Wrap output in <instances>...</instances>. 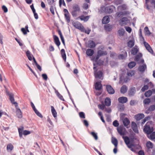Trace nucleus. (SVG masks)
Listing matches in <instances>:
<instances>
[{"label":"nucleus","instance_id":"38","mask_svg":"<svg viewBox=\"0 0 155 155\" xmlns=\"http://www.w3.org/2000/svg\"><path fill=\"white\" fill-rule=\"evenodd\" d=\"M55 93L58 97L59 98H60L61 100L64 101V99L63 96L61 94H60L55 89Z\"/></svg>","mask_w":155,"mask_h":155},{"label":"nucleus","instance_id":"42","mask_svg":"<svg viewBox=\"0 0 155 155\" xmlns=\"http://www.w3.org/2000/svg\"><path fill=\"white\" fill-rule=\"evenodd\" d=\"M127 56V54L126 52L125 51L124 54H120L119 55L118 57L119 59H123L125 58Z\"/></svg>","mask_w":155,"mask_h":155},{"label":"nucleus","instance_id":"18","mask_svg":"<svg viewBox=\"0 0 155 155\" xmlns=\"http://www.w3.org/2000/svg\"><path fill=\"white\" fill-rule=\"evenodd\" d=\"M95 46V43L92 41L90 40L88 41V47L92 48Z\"/></svg>","mask_w":155,"mask_h":155},{"label":"nucleus","instance_id":"40","mask_svg":"<svg viewBox=\"0 0 155 155\" xmlns=\"http://www.w3.org/2000/svg\"><path fill=\"white\" fill-rule=\"evenodd\" d=\"M136 64V63L134 61L131 62L128 64V67L130 68L134 67Z\"/></svg>","mask_w":155,"mask_h":155},{"label":"nucleus","instance_id":"44","mask_svg":"<svg viewBox=\"0 0 155 155\" xmlns=\"http://www.w3.org/2000/svg\"><path fill=\"white\" fill-rule=\"evenodd\" d=\"M26 54L28 59L30 61L32 60V58L30 51H27L26 52Z\"/></svg>","mask_w":155,"mask_h":155},{"label":"nucleus","instance_id":"43","mask_svg":"<svg viewBox=\"0 0 155 155\" xmlns=\"http://www.w3.org/2000/svg\"><path fill=\"white\" fill-rule=\"evenodd\" d=\"M124 32L125 30L123 28L120 29L118 31V33L120 36L123 35Z\"/></svg>","mask_w":155,"mask_h":155},{"label":"nucleus","instance_id":"63","mask_svg":"<svg viewBox=\"0 0 155 155\" xmlns=\"http://www.w3.org/2000/svg\"><path fill=\"white\" fill-rule=\"evenodd\" d=\"M62 4L64 5H65V4L64 0H59V4L60 6H61Z\"/></svg>","mask_w":155,"mask_h":155},{"label":"nucleus","instance_id":"33","mask_svg":"<svg viewBox=\"0 0 155 155\" xmlns=\"http://www.w3.org/2000/svg\"><path fill=\"white\" fill-rule=\"evenodd\" d=\"M61 52L63 58L64 60L65 61L66 58L64 50L63 49H62L61 51Z\"/></svg>","mask_w":155,"mask_h":155},{"label":"nucleus","instance_id":"41","mask_svg":"<svg viewBox=\"0 0 155 155\" xmlns=\"http://www.w3.org/2000/svg\"><path fill=\"white\" fill-rule=\"evenodd\" d=\"M152 94V91L150 90H149L145 93V95L146 97H149Z\"/></svg>","mask_w":155,"mask_h":155},{"label":"nucleus","instance_id":"8","mask_svg":"<svg viewBox=\"0 0 155 155\" xmlns=\"http://www.w3.org/2000/svg\"><path fill=\"white\" fill-rule=\"evenodd\" d=\"M117 130L119 133L122 136L125 134L126 129L123 127H119L117 128Z\"/></svg>","mask_w":155,"mask_h":155},{"label":"nucleus","instance_id":"53","mask_svg":"<svg viewBox=\"0 0 155 155\" xmlns=\"http://www.w3.org/2000/svg\"><path fill=\"white\" fill-rule=\"evenodd\" d=\"M35 113L39 117L42 118V115L36 109H35V110H34Z\"/></svg>","mask_w":155,"mask_h":155},{"label":"nucleus","instance_id":"32","mask_svg":"<svg viewBox=\"0 0 155 155\" xmlns=\"http://www.w3.org/2000/svg\"><path fill=\"white\" fill-rule=\"evenodd\" d=\"M155 109V105H151L149 108L148 110L146 111V113L148 114L149 113V112H148L149 111H153Z\"/></svg>","mask_w":155,"mask_h":155},{"label":"nucleus","instance_id":"49","mask_svg":"<svg viewBox=\"0 0 155 155\" xmlns=\"http://www.w3.org/2000/svg\"><path fill=\"white\" fill-rule=\"evenodd\" d=\"M65 18L68 22L70 21V18L69 16V14H64Z\"/></svg>","mask_w":155,"mask_h":155},{"label":"nucleus","instance_id":"58","mask_svg":"<svg viewBox=\"0 0 155 155\" xmlns=\"http://www.w3.org/2000/svg\"><path fill=\"white\" fill-rule=\"evenodd\" d=\"M150 119L149 117H146L144 119L142 120V121L141 122V123L142 124H143L145 123L147 120H148L149 119Z\"/></svg>","mask_w":155,"mask_h":155},{"label":"nucleus","instance_id":"25","mask_svg":"<svg viewBox=\"0 0 155 155\" xmlns=\"http://www.w3.org/2000/svg\"><path fill=\"white\" fill-rule=\"evenodd\" d=\"M111 142L115 147H117L118 145V141L115 138L113 137L112 138Z\"/></svg>","mask_w":155,"mask_h":155},{"label":"nucleus","instance_id":"59","mask_svg":"<svg viewBox=\"0 0 155 155\" xmlns=\"http://www.w3.org/2000/svg\"><path fill=\"white\" fill-rule=\"evenodd\" d=\"M80 117L82 118H85V116L84 113L83 112H80L79 113Z\"/></svg>","mask_w":155,"mask_h":155},{"label":"nucleus","instance_id":"34","mask_svg":"<svg viewBox=\"0 0 155 155\" xmlns=\"http://www.w3.org/2000/svg\"><path fill=\"white\" fill-rule=\"evenodd\" d=\"M134 44V41L133 40H131L129 41L127 43L128 46L130 48H131L132 47H133Z\"/></svg>","mask_w":155,"mask_h":155},{"label":"nucleus","instance_id":"9","mask_svg":"<svg viewBox=\"0 0 155 155\" xmlns=\"http://www.w3.org/2000/svg\"><path fill=\"white\" fill-rule=\"evenodd\" d=\"M143 43L146 49L150 53L152 54L153 51L150 45L147 42L144 41Z\"/></svg>","mask_w":155,"mask_h":155},{"label":"nucleus","instance_id":"64","mask_svg":"<svg viewBox=\"0 0 155 155\" xmlns=\"http://www.w3.org/2000/svg\"><path fill=\"white\" fill-rule=\"evenodd\" d=\"M125 28L126 31L129 33H130L131 31V28L129 27H125Z\"/></svg>","mask_w":155,"mask_h":155},{"label":"nucleus","instance_id":"54","mask_svg":"<svg viewBox=\"0 0 155 155\" xmlns=\"http://www.w3.org/2000/svg\"><path fill=\"white\" fill-rule=\"evenodd\" d=\"M150 102V101L149 98L145 99L143 101V103L145 104H149Z\"/></svg>","mask_w":155,"mask_h":155},{"label":"nucleus","instance_id":"17","mask_svg":"<svg viewBox=\"0 0 155 155\" xmlns=\"http://www.w3.org/2000/svg\"><path fill=\"white\" fill-rule=\"evenodd\" d=\"M54 42L55 44L58 47L60 45V42L59 41L58 38L56 36L54 35L53 36Z\"/></svg>","mask_w":155,"mask_h":155},{"label":"nucleus","instance_id":"45","mask_svg":"<svg viewBox=\"0 0 155 155\" xmlns=\"http://www.w3.org/2000/svg\"><path fill=\"white\" fill-rule=\"evenodd\" d=\"M107 7L104 6H102L100 11L101 13L105 12L107 13Z\"/></svg>","mask_w":155,"mask_h":155},{"label":"nucleus","instance_id":"29","mask_svg":"<svg viewBox=\"0 0 155 155\" xmlns=\"http://www.w3.org/2000/svg\"><path fill=\"white\" fill-rule=\"evenodd\" d=\"M51 111L53 115L54 118H56L57 116V112L54 108V107L52 106H51Z\"/></svg>","mask_w":155,"mask_h":155},{"label":"nucleus","instance_id":"6","mask_svg":"<svg viewBox=\"0 0 155 155\" xmlns=\"http://www.w3.org/2000/svg\"><path fill=\"white\" fill-rule=\"evenodd\" d=\"M130 23V21L127 18L124 17L120 19L119 21V23L121 26H124L127 25Z\"/></svg>","mask_w":155,"mask_h":155},{"label":"nucleus","instance_id":"5","mask_svg":"<svg viewBox=\"0 0 155 155\" xmlns=\"http://www.w3.org/2000/svg\"><path fill=\"white\" fill-rule=\"evenodd\" d=\"M142 56V55L141 54H138L135 56V61L138 64L143 63L144 62V60L143 59H141Z\"/></svg>","mask_w":155,"mask_h":155},{"label":"nucleus","instance_id":"39","mask_svg":"<svg viewBox=\"0 0 155 155\" xmlns=\"http://www.w3.org/2000/svg\"><path fill=\"white\" fill-rule=\"evenodd\" d=\"M146 144L147 147L149 149H151L153 147V144L150 141L147 142Z\"/></svg>","mask_w":155,"mask_h":155},{"label":"nucleus","instance_id":"7","mask_svg":"<svg viewBox=\"0 0 155 155\" xmlns=\"http://www.w3.org/2000/svg\"><path fill=\"white\" fill-rule=\"evenodd\" d=\"M96 67H94L93 68L95 77L96 78H100L102 76V73L101 71H97L96 70Z\"/></svg>","mask_w":155,"mask_h":155},{"label":"nucleus","instance_id":"22","mask_svg":"<svg viewBox=\"0 0 155 155\" xmlns=\"http://www.w3.org/2000/svg\"><path fill=\"white\" fill-rule=\"evenodd\" d=\"M28 25H27L25 28H21V31L23 32L24 35H26L27 34V32H29V30L28 29Z\"/></svg>","mask_w":155,"mask_h":155},{"label":"nucleus","instance_id":"47","mask_svg":"<svg viewBox=\"0 0 155 155\" xmlns=\"http://www.w3.org/2000/svg\"><path fill=\"white\" fill-rule=\"evenodd\" d=\"M134 144H130V145H128V148L130 149L131 150L134 152H136V150L135 149H134L132 147H134Z\"/></svg>","mask_w":155,"mask_h":155},{"label":"nucleus","instance_id":"35","mask_svg":"<svg viewBox=\"0 0 155 155\" xmlns=\"http://www.w3.org/2000/svg\"><path fill=\"white\" fill-rule=\"evenodd\" d=\"M98 54L100 56L106 55L107 54V52L106 51H103L101 50H99L97 52Z\"/></svg>","mask_w":155,"mask_h":155},{"label":"nucleus","instance_id":"20","mask_svg":"<svg viewBox=\"0 0 155 155\" xmlns=\"http://www.w3.org/2000/svg\"><path fill=\"white\" fill-rule=\"evenodd\" d=\"M123 122L124 126H127L129 124L130 121L127 118H124L123 120Z\"/></svg>","mask_w":155,"mask_h":155},{"label":"nucleus","instance_id":"3","mask_svg":"<svg viewBox=\"0 0 155 155\" xmlns=\"http://www.w3.org/2000/svg\"><path fill=\"white\" fill-rule=\"evenodd\" d=\"M153 130V129L152 127H151L150 126L148 125V123L144 126L143 129L144 131L146 133L147 135L151 133Z\"/></svg>","mask_w":155,"mask_h":155},{"label":"nucleus","instance_id":"37","mask_svg":"<svg viewBox=\"0 0 155 155\" xmlns=\"http://www.w3.org/2000/svg\"><path fill=\"white\" fill-rule=\"evenodd\" d=\"M13 148V146L11 144H8L7 145V149L8 152H11Z\"/></svg>","mask_w":155,"mask_h":155},{"label":"nucleus","instance_id":"50","mask_svg":"<svg viewBox=\"0 0 155 155\" xmlns=\"http://www.w3.org/2000/svg\"><path fill=\"white\" fill-rule=\"evenodd\" d=\"M91 134L95 140H97L98 139L97 136L95 133L92 132L91 133Z\"/></svg>","mask_w":155,"mask_h":155},{"label":"nucleus","instance_id":"23","mask_svg":"<svg viewBox=\"0 0 155 155\" xmlns=\"http://www.w3.org/2000/svg\"><path fill=\"white\" fill-rule=\"evenodd\" d=\"M127 87L125 85H123L121 88L120 92L122 94H124L127 92Z\"/></svg>","mask_w":155,"mask_h":155},{"label":"nucleus","instance_id":"31","mask_svg":"<svg viewBox=\"0 0 155 155\" xmlns=\"http://www.w3.org/2000/svg\"><path fill=\"white\" fill-rule=\"evenodd\" d=\"M105 103L106 106H109L110 105L111 101L110 98H107L105 100Z\"/></svg>","mask_w":155,"mask_h":155},{"label":"nucleus","instance_id":"51","mask_svg":"<svg viewBox=\"0 0 155 155\" xmlns=\"http://www.w3.org/2000/svg\"><path fill=\"white\" fill-rule=\"evenodd\" d=\"M54 0H47V2L48 4L50 5H53L54 6H55V4H54Z\"/></svg>","mask_w":155,"mask_h":155},{"label":"nucleus","instance_id":"26","mask_svg":"<svg viewBox=\"0 0 155 155\" xmlns=\"http://www.w3.org/2000/svg\"><path fill=\"white\" fill-rule=\"evenodd\" d=\"M102 87V86L100 82H97L96 83L95 88L96 90H99Z\"/></svg>","mask_w":155,"mask_h":155},{"label":"nucleus","instance_id":"27","mask_svg":"<svg viewBox=\"0 0 155 155\" xmlns=\"http://www.w3.org/2000/svg\"><path fill=\"white\" fill-rule=\"evenodd\" d=\"M147 137L150 140L155 139V132L149 134L147 135Z\"/></svg>","mask_w":155,"mask_h":155},{"label":"nucleus","instance_id":"14","mask_svg":"<svg viewBox=\"0 0 155 155\" xmlns=\"http://www.w3.org/2000/svg\"><path fill=\"white\" fill-rule=\"evenodd\" d=\"M110 21V19L109 17L107 16H105L102 19V22L103 24H106L109 22Z\"/></svg>","mask_w":155,"mask_h":155},{"label":"nucleus","instance_id":"61","mask_svg":"<svg viewBox=\"0 0 155 155\" xmlns=\"http://www.w3.org/2000/svg\"><path fill=\"white\" fill-rule=\"evenodd\" d=\"M31 133V132L27 130H25L23 132V134L25 135H26L28 134H30Z\"/></svg>","mask_w":155,"mask_h":155},{"label":"nucleus","instance_id":"16","mask_svg":"<svg viewBox=\"0 0 155 155\" xmlns=\"http://www.w3.org/2000/svg\"><path fill=\"white\" fill-rule=\"evenodd\" d=\"M136 92L135 88L134 87H132L130 89L129 91V94L130 96L134 95Z\"/></svg>","mask_w":155,"mask_h":155},{"label":"nucleus","instance_id":"2","mask_svg":"<svg viewBox=\"0 0 155 155\" xmlns=\"http://www.w3.org/2000/svg\"><path fill=\"white\" fill-rule=\"evenodd\" d=\"M73 11L71 13L73 17H76L80 11L79 6L77 4L74 5L73 6Z\"/></svg>","mask_w":155,"mask_h":155},{"label":"nucleus","instance_id":"19","mask_svg":"<svg viewBox=\"0 0 155 155\" xmlns=\"http://www.w3.org/2000/svg\"><path fill=\"white\" fill-rule=\"evenodd\" d=\"M144 117V115L143 114H139L135 116L136 120H137L142 119Z\"/></svg>","mask_w":155,"mask_h":155},{"label":"nucleus","instance_id":"28","mask_svg":"<svg viewBox=\"0 0 155 155\" xmlns=\"http://www.w3.org/2000/svg\"><path fill=\"white\" fill-rule=\"evenodd\" d=\"M123 138L124 140V141L128 147V145H130V140L129 137L127 136L123 137Z\"/></svg>","mask_w":155,"mask_h":155},{"label":"nucleus","instance_id":"4","mask_svg":"<svg viewBox=\"0 0 155 155\" xmlns=\"http://www.w3.org/2000/svg\"><path fill=\"white\" fill-rule=\"evenodd\" d=\"M73 25L75 28L80 30L81 31H84L83 26L81 23L78 21L73 22Z\"/></svg>","mask_w":155,"mask_h":155},{"label":"nucleus","instance_id":"55","mask_svg":"<svg viewBox=\"0 0 155 155\" xmlns=\"http://www.w3.org/2000/svg\"><path fill=\"white\" fill-rule=\"evenodd\" d=\"M149 86L148 85H144V86L142 88L141 90L142 91L144 92L146 90L148 89Z\"/></svg>","mask_w":155,"mask_h":155},{"label":"nucleus","instance_id":"15","mask_svg":"<svg viewBox=\"0 0 155 155\" xmlns=\"http://www.w3.org/2000/svg\"><path fill=\"white\" fill-rule=\"evenodd\" d=\"M90 17L89 16H84L83 15H81L79 17V18L81 21H87Z\"/></svg>","mask_w":155,"mask_h":155},{"label":"nucleus","instance_id":"52","mask_svg":"<svg viewBox=\"0 0 155 155\" xmlns=\"http://www.w3.org/2000/svg\"><path fill=\"white\" fill-rule=\"evenodd\" d=\"M134 74V71H130L128 72L127 75L131 77Z\"/></svg>","mask_w":155,"mask_h":155},{"label":"nucleus","instance_id":"24","mask_svg":"<svg viewBox=\"0 0 155 155\" xmlns=\"http://www.w3.org/2000/svg\"><path fill=\"white\" fill-rule=\"evenodd\" d=\"M146 68V65L145 64H143L142 65H140L138 68V69L140 71L143 72L144 71Z\"/></svg>","mask_w":155,"mask_h":155},{"label":"nucleus","instance_id":"13","mask_svg":"<svg viewBox=\"0 0 155 155\" xmlns=\"http://www.w3.org/2000/svg\"><path fill=\"white\" fill-rule=\"evenodd\" d=\"M115 7L113 5H110L107 7V13H112L115 9Z\"/></svg>","mask_w":155,"mask_h":155},{"label":"nucleus","instance_id":"56","mask_svg":"<svg viewBox=\"0 0 155 155\" xmlns=\"http://www.w3.org/2000/svg\"><path fill=\"white\" fill-rule=\"evenodd\" d=\"M83 8L85 10L87 9L88 8V5L86 3H84L83 5Z\"/></svg>","mask_w":155,"mask_h":155},{"label":"nucleus","instance_id":"30","mask_svg":"<svg viewBox=\"0 0 155 155\" xmlns=\"http://www.w3.org/2000/svg\"><path fill=\"white\" fill-rule=\"evenodd\" d=\"M93 50L91 49H87L86 51V54L89 56H91L94 54Z\"/></svg>","mask_w":155,"mask_h":155},{"label":"nucleus","instance_id":"12","mask_svg":"<svg viewBox=\"0 0 155 155\" xmlns=\"http://www.w3.org/2000/svg\"><path fill=\"white\" fill-rule=\"evenodd\" d=\"M106 89L107 92L109 94H113L114 93L115 91L114 89L110 85H107Z\"/></svg>","mask_w":155,"mask_h":155},{"label":"nucleus","instance_id":"60","mask_svg":"<svg viewBox=\"0 0 155 155\" xmlns=\"http://www.w3.org/2000/svg\"><path fill=\"white\" fill-rule=\"evenodd\" d=\"M113 125L115 127H117L118 126L119 123L117 120H115L113 122Z\"/></svg>","mask_w":155,"mask_h":155},{"label":"nucleus","instance_id":"62","mask_svg":"<svg viewBox=\"0 0 155 155\" xmlns=\"http://www.w3.org/2000/svg\"><path fill=\"white\" fill-rule=\"evenodd\" d=\"M136 104L137 102L134 100H131L130 102V104L131 106H134Z\"/></svg>","mask_w":155,"mask_h":155},{"label":"nucleus","instance_id":"36","mask_svg":"<svg viewBox=\"0 0 155 155\" xmlns=\"http://www.w3.org/2000/svg\"><path fill=\"white\" fill-rule=\"evenodd\" d=\"M105 29L107 31H109L111 30L112 26L109 25H107L104 26Z\"/></svg>","mask_w":155,"mask_h":155},{"label":"nucleus","instance_id":"46","mask_svg":"<svg viewBox=\"0 0 155 155\" xmlns=\"http://www.w3.org/2000/svg\"><path fill=\"white\" fill-rule=\"evenodd\" d=\"M23 129V128H19L18 129V132L19 134V135L20 137H22V131Z\"/></svg>","mask_w":155,"mask_h":155},{"label":"nucleus","instance_id":"57","mask_svg":"<svg viewBox=\"0 0 155 155\" xmlns=\"http://www.w3.org/2000/svg\"><path fill=\"white\" fill-rule=\"evenodd\" d=\"M54 6H51L50 8V11L53 15L54 14Z\"/></svg>","mask_w":155,"mask_h":155},{"label":"nucleus","instance_id":"1","mask_svg":"<svg viewBox=\"0 0 155 155\" xmlns=\"http://www.w3.org/2000/svg\"><path fill=\"white\" fill-rule=\"evenodd\" d=\"M7 94L9 96V99L12 104H15L16 109V114L17 117L19 118H21L22 117L21 114V112L20 109L18 107V104L17 102L15 101L14 95L11 93L7 92Z\"/></svg>","mask_w":155,"mask_h":155},{"label":"nucleus","instance_id":"48","mask_svg":"<svg viewBox=\"0 0 155 155\" xmlns=\"http://www.w3.org/2000/svg\"><path fill=\"white\" fill-rule=\"evenodd\" d=\"M144 31L145 32L146 34L148 35H150V32L148 27H146L144 28Z\"/></svg>","mask_w":155,"mask_h":155},{"label":"nucleus","instance_id":"21","mask_svg":"<svg viewBox=\"0 0 155 155\" xmlns=\"http://www.w3.org/2000/svg\"><path fill=\"white\" fill-rule=\"evenodd\" d=\"M138 51V49L137 48V47L136 46H135L132 49L131 51V53L133 55H135L137 54Z\"/></svg>","mask_w":155,"mask_h":155},{"label":"nucleus","instance_id":"11","mask_svg":"<svg viewBox=\"0 0 155 155\" xmlns=\"http://www.w3.org/2000/svg\"><path fill=\"white\" fill-rule=\"evenodd\" d=\"M118 100L119 103L124 104L127 101L128 99L126 97H119Z\"/></svg>","mask_w":155,"mask_h":155},{"label":"nucleus","instance_id":"10","mask_svg":"<svg viewBox=\"0 0 155 155\" xmlns=\"http://www.w3.org/2000/svg\"><path fill=\"white\" fill-rule=\"evenodd\" d=\"M131 127L133 130L136 133L138 134L139 131L137 126L136 124L134 122H132L131 123Z\"/></svg>","mask_w":155,"mask_h":155}]
</instances>
